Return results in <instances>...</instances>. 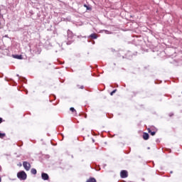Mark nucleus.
Returning a JSON list of instances; mask_svg holds the SVG:
<instances>
[{"instance_id":"1","label":"nucleus","mask_w":182,"mask_h":182,"mask_svg":"<svg viewBox=\"0 0 182 182\" xmlns=\"http://www.w3.org/2000/svg\"><path fill=\"white\" fill-rule=\"evenodd\" d=\"M17 177L19 180L25 181L28 178V175H26V173L24 171H21L17 173Z\"/></svg>"},{"instance_id":"2","label":"nucleus","mask_w":182,"mask_h":182,"mask_svg":"<svg viewBox=\"0 0 182 182\" xmlns=\"http://www.w3.org/2000/svg\"><path fill=\"white\" fill-rule=\"evenodd\" d=\"M23 167L25 168L26 171H29L31 170V164L28 161L23 162Z\"/></svg>"},{"instance_id":"3","label":"nucleus","mask_w":182,"mask_h":182,"mask_svg":"<svg viewBox=\"0 0 182 182\" xmlns=\"http://www.w3.org/2000/svg\"><path fill=\"white\" fill-rule=\"evenodd\" d=\"M120 177L121 178H127V177H129V172L126 170L121 171Z\"/></svg>"},{"instance_id":"4","label":"nucleus","mask_w":182,"mask_h":182,"mask_svg":"<svg viewBox=\"0 0 182 182\" xmlns=\"http://www.w3.org/2000/svg\"><path fill=\"white\" fill-rule=\"evenodd\" d=\"M147 130H148V133L151 134V136H155L156 133H157V129L156 128H152V129L148 128Z\"/></svg>"},{"instance_id":"5","label":"nucleus","mask_w":182,"mask_h":182,"mask_svg":"<svg viewBox=\"0 0 182 182\" xmlns=\"http://www.w3.org/2000/svg\"><path fill=\"white\" fill-rule=\"evenodd\" d=\"M41 177L43 180H49V175H48V173H43Z\"/></svg>"},{"instance_id":"6","label":"nucleus","mask_w":182,"mask_h":182,"mask_svg":"<svg viewBox=\"0 0 182 182\" xmlns=\"http://www.w3.org/2000/svg\"><path fill=\"white\" fill-rule=\"evenodd\" d=\"M149 134L146 132H144L143 134V139H144V140H149Z\"/></svg>"},{"instance_id":"7","label":"nucleus","mask_w":182,"mask_h":182,"mask_svg":"<svg viewBox=\"0 0 182 182\" xmlns=\"http://www.w3.org/2000/svg\"><path fill=\"white\" fill-rule=\"evenodd\" d=\"M90 36L92 39H97V34L96 33H92Z\"/></svg>"},{"instance_id":"8","label":"nucleus","mask_w":182,"mask_h":182,"mask_svg":"<svg viewBox=\"0 0 182 182\" xmlns=\"http://www.w3.org/2000/svg\"><path fill=\"white\" fill-rule=\"evenodd\" d=\"M14 58H15V59H22V55H14Z\"/></svg>"},{"instance_id":"9","label":"nucleus","mask_w":182,"mask_h":182,"mask_svg":"<svg viewBox=\"0 0 182 182\" xmlns=\"http://www.w3.org/2000/svg\"><path fill=\"white\" fill-rule=\"evenodd\" d=\"M31 174H36L37 171L35 168H32L31 171Z\"/></svg>"},{"instance_id":"10","label":"nucleus","mask_w":182,"mask_h":182,"mask_svg":"<svg viewBox=\"0 0 182 182\" xmlns=\"http://www.w3.org/2000/svg\"><path fill=\"white\" fill-rule=\"evenodd\" d=\"M6 136V134H5V133L0 132V139H4V137H5Z\"/></svg>"},{"instance_id":"11","label":"nucleus","mask_w":182,"mask_h":182,"mask_svg":"<svg viewBox=\"0 0 182 182\" xmlns=\"http://www.w3.org/2000/svg\"><path fill=\"white\" fill-rule=\"evenodd\" d=\"M70 112H72L73 113H76V109H75L74 107H70Z\"/></svg>"},{"instance_id":"12","label":"nucleus","mask_w":182,"mask_h":182,"mask_svg":"<svg viewBox=\"0 0 182 182\" xmlns=\"http://www.w3.org/2000/svg\"><path fill=\"white\" fill-rule=\"evenodd\" d=\"M117 92V90H114L112 92H110V95L113 96V95H114V92Z\"/></svg>"},{"instance_id":"13","label":"nucleus","mask_w":182,"mask_h":182,"mask_svg":"<svg viewBox=\"0 0 182 182\" xmlns=\"http://www.w3.org/2000/svg\"><path fill=\"white\" fill-rule=\"evenodd\" d=\"M2 122H4V119H2L1 117H0V124H1V123H2Z\"/></svg>"},{"instance_id":"14","label":"nucleus","mask_w":182,"mask_h":182,"mask_svg":"<svg viewBox=\"0 0 182 182\" xmlns=\"http://www.w3.org/2000/svg\"><path fill=\"white\" fill-rule=\"evenodd\" d=\"M84 6L85 8H87V9H89V7L87 6V5L85 4Z\"/></svg>"},{"instance_id":"15","label":"nucleus","mask_w":182,"mask_h":182,"mask_svg":"<svg viewBox=\"0 0 182 182\" xmlns=\"http://www.w3.org/2000/svg\"><path fill=\"white\" fill-rule=\"evenodd\" d=\"M170 117H172V116H174V114H169Z\"/></svg>"},{"instance_id":"16","label":"nucleus","mask_w":182,"mask_h":182,"mask_svg":"<svg viewBox=\"0 0 182 182\" xmlns=\"http://www.w3.org/2000/svg\"><path fill=\"white\" fill-rule=\"evenodd\" d=\"M2 181V179L1 178V177H0V182H1Z\"/></svg>"}]
</instances>
